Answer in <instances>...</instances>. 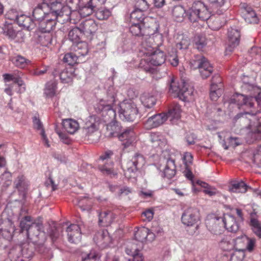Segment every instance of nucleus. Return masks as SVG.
I'll return each mask as SVG.
<instances>
[{"label":"nucleus","mask_w":261,"mask_h":261,"mask_svg":"<svg viewBox=\"0 0 261 261\" xmlns=\"http://www.w3.org/2000/svg\"><path fill=\"white\" fill-rule=\"evenodd\" d=\"M22 74V73L20 72L18 75H16L15 74L14 79L13 80V82L15 84H17L19 87H20V89L19 90V92L22 93L25 90V87L24 85V83L23 81L22 80L20 75Z\"/></svg>","instance_id":"nucleus-60"},{"label":"nucleus","mask_w":261,"mask_h":261,"mask_svg":"<svg viewBox=\"0 0 261 261\" xmlns=\"http://www.w3.org/2000/svg\"><path fill=\"white\" fill-rule=\"evenodd\" d=\"M66 9L59 0H42L33 11L34 20L39 23V29L53 30L58 16L63 15V10Z\"/></svg>","instance_id":"nucleus-1"},{"label":"nucleus","mask_w":261,"mask_h":261,"mask_svg":"<svg viewBox=\"0 0 261 261\" xmlns=\"http://www.w3.org/2000/svg\"><path fill=\"white\" fill-rule=\"evenodd\" d=\"M169 92L174 97H178L182 101L192 100L194 89L185 81L182 80L180 83L177 82L174 77H170L168 82Z\"/></svg>","instance_id":"nucleus-5"},{"label":"nucleus","mask_w":261,"mask_h":261,"mask_svg":"<svg viewBox=\"0 0 261 261\" xmlns=\"http://www.w3.org/2000/svg\"><path fill=\"white\" fill-rule=\"evenodd\" d=\"M154 40L152 41V43H148L147 44L143 42L142 47L140 49V53H142L145 57L141 60L140 67L146 71L149 70L150 64L160 66L166 61V57L163 51L159 49L154 50Z\"/></svg>","instance_id":"nucleus-3"},{"label":"nucleus","mask_w":261,"mask_h":261,"mask_svg":"<svg viewBox=\"0 0 261 261\" xmlns=\"http://www.w3.org/2000/svg\"><path fill=\"white\" fill-rule=\"evenodd\" d=\"M50 30H42L39 29V31L35 35L37 41L42 46H47L50 44L52 40V35Z\"/></svg>","instance_id":"nucleus-25"},{"label":"nucleus","mask_w":261,"mask_h":261,"mask_svg":"<svg viewBox=\"0 0 261 261\" xmlns=\"http://www.w3.org/2000/svg\"><path fill=\"white\" fill-rule=\"evenodd\" d=\"M211 4V9L212 11H211L208 8L207 9L210 12V23L211 21L213 19V17H211V14L213 15L218 14L220 15L223 13L224 9H221V7L224 5L225 0H208ZM206 7H207L206 6Z\"/></svg>","instance_id":"nucleus-29"},{"label":"nucleus","mask_w":261,"mask_h":261,"mask_svg":"<svg viewBox=\"0 0 261 261\" xmlns=\"http://www.w3.org/2000/svg\"><path fill=\"white\" fill-rule=\"evenodd\" d=\"M33 123L34 127L38 130H41L40 135L42 137V140L44 142V145L47 147L50 146L48 142V139L45 135L44 129L43 128L42 124L40 121V119L37 118L36 117L33 118Z\"/></svg>","instance_id":"nucleus-43"},{"label":"nucleus","mask_w":261,"mask_h":261,"mask_svg":"<svg viewBox=\"0 0 261 261\" xmlns=\"http://www.w3.org/2000/svg\"><path fill=\"white\" fill-rule=\"evenodd\" d=\"M116 90L113 86H110L107 90L106 96L99 100L95 107L98 113H102V116H108L111 119L116 118V111L112 108V105L116 101Z\"/></svg>","instance_id":"nucleus-4"},{"label":"nucleus","mask_w":261,"mask_h":261,"mask_svg":"<svg viewBox=\"0 0 261 261\" xmlns=\"http://www.w3.org/2000/svg\"><path fill=\"white\" fill-rule=\"evenodd\" d=\"M67 6H65L63 5L64 7H66V9L63 10V14H64V12L69 8L70 9V11L71 10L74 11L77 10L79 6L81 4L82 0H66Z\"/></svg>","instance_id":"nucleus-56"},{"label":"nucleus","mask_w":261,"mask_h":261,"mask_svg":"<svg viewBox=\"0 0 261 261\" xmlns=\"http://www.w3.org/2000/svg\"><path fill=\"white\" fill-rule=\"evenodd\" d=\"M145 12V11L134 9L130 14V23H145L144 20L146 18Z\"/></svg>","instance_id":"nucleus-36"},{"label":"nucleus","mask_w":261,"mask_h":261,"mask_svg":"<svg viewBox=\"0 0 261 261\" xmlns=\"http://www.w3.org/2000/svg\"><path fill=\"white\" fill-rule=\"evenodd\" d=\"M250 226L253 232L259 238H261V223L255 218H251Z\"/></svg>","instance_id":"nucleus-52"},{"label":"nucleus","mask_w":261,"mask_h":261,"mask_svg":"<svg viewBox=\"0 0 261 261\" xmlns=\"http://www.w3.org/2000/svg\"><path fill=\"white\" fill-rule=\"evenodd\" d=\"M99 6L100 5L94 0H82L77 9L81 16L85 17L92 14Z\"/></svg>","instance_id":"nucleus-17"},{"label":"nucleus","mask_w":261,"mask_h":261,"mask_svg":"<svg viewBox=\"0 0 261 261\" xmlns=\"http://www.w3.org/2000/svg\"><path fill=\"white\" fill-rule=\"evenodd\" d=\"M252 189H253L242 180L234 181L229 187V191L233 193H245L248 190H250L252 192Z\"/></svg>","instance_id":"nucleus-31"},{"label":"nucleus","mask_w":261,"mask_h":261,"mask_svg":"<svg viewBox=\"0 0 261 261\" xmlns=\"http://www.w3.org/2000/svg\"><path fill=\"white\" fill-rule=\"evenodd\" d=\"M68 241L72 243L80 242L82 234L80 226L77 224H71L66 229Z\"/></svg>","instance_id":"nucleus-22"},{"label":"nucleus","mask_w":261,"mask_h":261,"mask_svg":"<svg viewBox=\"0 0 261 261\" xmlns=\"http://www.w3.org/2000/svg\"><path fill=\"white\" fill-rule=\"evenodd\" d=\"M71 49L80 58L87 55L89 51L87 43L84 41H80L77 43H74L71 46Z\"/></svg>","instance_id":"nucleus-32"},{"label":"nucleus","mask_w":261,"mask_h":261,"mask_svg":"<svg viewBox=\"0 0 261 261\" xmlns=\"http://www.w3.org/2000/svg\"><path fill=\"white\" fill-rule=\"evenodd\" d=\"M82 35V33L78 28L75 27L70 30L68 34V39L74 43L79 42L81 36Z\"/></svg>","instance_id":"nucleus-45"},{"label":"nucleus","mask_w":261,"mask_h":261,"mask_svg":"<svg viewBox=\"0 0 261 261\" xmlns=\"http://www.w3.org/2000/svg\"><path fill=\"white\" fill-rule=\"evenodd\" d=\"M19 227L20 231H26L27 235H37L38 231L33 232V229L37 230L42 227V221L39 219L33 220L30 216H26L23 217L20 221Z\"/></svg>","instance_id":"nucleus-10"},{"label":"nucleus","mask_w":261,"mask_h":261,"mask_svg":"<svg viewBox=\"0 0 261 261\" xmlns=\"http://www.w3.org/2000/svg\"><path fill=\"white\" fill-rule=\"evenodd\" d=\"M4 34L11 39H15V42H23V38L21 32H16L12 27H9L4 31Z\"/></svg>","instance_id":"nucleus-41"},{"label":"nucleus","mask_w":261,"mask_h":261,"mask_svg":"<svg viewBox=\"0 0 261 261\" xmlns=\"http://www.w3.org/2000/svg\"><path fill=\"white\" fill-rule=\"evenodd\" d=\"M10 13L8 14L9 19L14 20L19 26L26 28L28 30L33 29L36 25L35 21L30 16L24 14H15L14 17H10Z\"/></svg>","instance_id":"nucleus-19"},{"label":"nucleus","mask_w":261,"mask_h":261,"mask_svg":"<svg viewBox=\"0 0 261 261\" xmlns=\"http://www.w3.org/2000/svg\"><path fill=\"white\" fill-rule=\"evenodd\" d=\"M145 162L143 156L140 153H136L126 164L125 175L128 177H135L137 172L145 164Z\"/></svg>","instance_id":"nucleus-9"},{"label":"nucleus","mask_w":261,"mask_h":261,"mask_svg":"<svg viewBox=\"0 0 261 261\" xmlns=\"http://www.w3.org/2000/svg\"><path fill=\"white\" fill-rule=\"evenodd\" d=\"M57 85L55 82H49L46 84L44 94L47 97H52L55 94Z\"/></svg>","instance_id":"nucleus-51"},{"label":"nucleus","mask_w":261,"mask_h":261,"mask_svg":"<svg viewBox=\"0 0 261 261\" xmlns=\"http://www.w3.org/2000/svg\"><path fill=\"white\" fill-rule=\"evenodd\" d=\"M95 11V17L99 20L107 19L111 15V11L106 8L98 7Z\"/></svg>","instance_id":"nucleus-46"},{"label":"nucleus","mask_w":261,"mask_h":261,"mask_svg":"<svg viewBox=\"0 0 261 261\" xmlns=\"http://www.w3.org/2000/svg\"><path fill=\"white\" fill-rule=\"evenodd\" d=\"M89 123H86V126L83 128L84 133L87 136H90L98 129L97 125L95 123V116L89 117Z\"/></svg>","instance_id":"nucleus-39"},{"label":"nucleus","mask_w":261,"mask_h":261,"mask_svg":"<svg viewBox=\"0 0 261 261\" xmlns=\"http://www.w3.org/2000/svg\"><path fill=\"white\" fill-rule=\"evenodd\" d=\"M194 46L199 50H202L207 44L206 39L204 36L197 35L194 38Z\"/></svg>","instance_id":"nucleus-49"},{"label":"nucleus","mask_w":261,"mask_h":261,"mask_svg":"<svg viewBox=\"0 0 261 261\" xmlns=\"http://www.w3.org/2000/svg\"><path fill=\"white\" fill-rule=\"evenodd\" d=\"M113 166V163L112 162H110V163L108 164V166L106 165L99 166V169L100 171L105 174L110 175L111 176H115L117 173L114 172Z\"/></svg>","instance_id":"nucleus-54"},{"label":"nucleus","mask_w":261,"mask_h":261,"mask_svg":"<svg viewBox=\"0 0 261 261\" xmlns=\"http://www.w3.org/2000/svg\"><path fill=\"white\" fill-rule=\"evenodd\" d=\"M136 136L134 129L127 128L121 132L119 135L118 139L122 142V144L125 148L130 146L136 140Z\"/></svg>","instance_id":"nucleus-21"},{"label":"nucleus","mask_w":261,"mask_h":261,"mask_svg":"<svg viewBox=\"0 0 261 261\" xmlns=\"http://www.w3.org/2000/svg\"><path fill=\"white\" fill-rule=\"evenodd\" d=\"M258 112L259 111H255L253 109L248 111L239 113L235 117L236 119L241 118L243 120L246 118L249 119L250 133L252 137L255 139H258L261 137V117L258 119L256 117Z\"/></svg>","instance_id":"nucleus-7"},{"label":"nucleus","mask_w":261,"mask_h":261,"mask_svg":"<svg viewBox=\"0 0 261 261\" xmlns=\"http://www.w3.org/2000/svg\"><path fill=\"white\" fill-rule=\"evenodd\" d=\"M241 12L242 17L248 23H257L259 19L256 13L253 8L246 3L240 5Z\"/></svg>","instance_id":"nucleus-18"},{"label":"nucleus","mask_w":261,"mask_h":261,"mask_svg":"<svg viewBox=\"0 0 261 261\" xmlns=\"http://www.w3.org/2000/svg\"><path fill=\"white\" fill-rule=\"evenodd\" d=\"M62 125L65 130L70 134L75 133L79 128L78 122L72 119L64 120L62 122Z\"/></svg>","instance_id":"nucleus-35"},{"label":"nucleus","mask_w":261,"mask_h":261,"mask_svg":"<svg viewBox=\"0 0 261 261\" xmlns=\"http://www.w3.org/2000/svg\"><path fill=\"white\" fill-rule=\"evenodd\" d=\"M120 118L126 121H134L139 117V111L136 105L131 101H123L119 105Z\"/></svg>","instance_id":"nucleus-8"},{"label":"nucleus","mask_w":261,"mask_h":261,"mask_svg":"<svg viewBox=\"0 0 261 261\" xmlns=\"http://www.w3.org/2000/svg\"><path fill=\"white\" fill-rule=\"evenodd\" d=\"M79 58L75 52L69 53L64 55L63 61L64 63H66L69 65H73L77 63Z\"/></svg>","instance_id":"nucleus-53"},{"label":"nucleus","mask_w":261,"mask_h":261,"mask_svg":"<svg viewBox=\"0 0 261 261\" xmlns=\"http://www.w3.org/2000/svg\"><path fill=\"white\" fill-rule=\"evenodd\" d=\"M219 246L224 251H229L234 248L233 239L229 237H225L223 238L219 243Z\"/></svg>","instance_id":"nucleus-44"},{"label":"nucleus","mask_w":261,"mask_h":261,"mask_svg":"<svg viewBox=\"0 0 261 261\" xmlns=\"http://www.w3.org/2000/svg\"><path fill=\"white\" fill-rule=\"evenodd\" d=\"M167 120L165 113L154 114L149 116L145 121V125L146 128L149 129L158 127L163 124Z\"/></svg>","instance_id":"nucleus-20"},{"label":"nucleus","mask_w":261,"mask_h":261,"mask_svg":"<svg viewBox=\"0 0 261 261\" xmlns=\"http://www.w3.org/2000/svg\"><path fill=\"white\" fill-rule=\"evenodd\" d=\"M99 225L101 226L110 225L115 218V216L111 211H104L99 214Z\"/></svg>","instance_id":"nucleus-26"},{"label":"nucleus","mask_w":261,"mask_h":261,"mask_svg":"<svg viewBox=\"0 0 261 261\" xmlns=\"http://www.w3.org/2000/svg\"><path fill=\"white\" fill-rule=\"evenodd\" d=\"M244 257V250L242 249L237 250L231 255L230 261H242Z\"/></svg>","instance_id":"nucleus-59"},{"label":"nucleus","mask_w":261,"mask_h":261,"mask_svg":"<svg viewBox=\"0 0 261 261\" xmlns=\"http://www.w3.org/2000/svg\"><path fill=\"white\" fill-rule=\"evenodd\" d=\"M127 254L132 256V258L128 259V261H143L142 254L134 245L132 246H128L125 250Z\"/></svg>","instance_id":"nucleus-38"},{"label":"nucleus","mask_w":261,"mask_h":261,"mask_svg":"<svg viewBox=\"0 0 261 261\" xmlns=\"http://www.w3.org/2000/svg\"><path fill=\"white\" fill-rule=\"evenodd\" d=\"M203 58L204 57H196L195 59H192L190 62L191 67L194 69H199L203 62Z\"/></svg>","instance_id":"nucleus-64"},{"label":"nucleus","mask_w":261,"mask_h":261,"mask_svg":"<svg viewBox=\"0 0 261 261\" xmlns=\"http://www.w3.org/2000/svg\"><path fill=\"white\" fill-rule=\"evenodd\" d=\"M12 223L9 221L3 223L2 225H0V236L6 240H11L14 231Z\"/></svg>","instance_id":"nucleus-30"},{"label":"nucleus","mask_w":261,"mask_h":261,"mask_svg":"<svg viewBox=\"0 0 261 261\" xmlns=\"http://www.w3.org/2000/svg\"><path fill=\"white\" fill-rule=\"evenodd\" d=\"M142 103L146 108H151L156 103L155 97L149 93H144L140 97Z\"/></svg>","instance_id":"nucleus-40"},{"label":"nucleus","mask_w":261,"mask_h":261,"mask_svg":"<svg viewBox=\"0 0 261 261\" xmlns=\"http://www.w3.org/2000/svg\"><path fill=\"white\" fill-rule=\"evenodd\" d=\"M210 12L202 2L195 1L187 10L181 5H176L172 8V15L177 22H181L187 19L192 23L208 20Z\"/></svg>","instance_id":"nucleus-2"},{"label":"nucleus","mask_w":261,"mask_h":261,"mask_svg":"<svg viewBox=\"0 0 261 261\" xmlns=\"http://www.w3.org/2000/svg\"><path fill=\"white\" fill-rule=\"evenodd\" d=\"M150 141L153 147L162 148L166 143V140L158 133H154L150 134Z\"/></svg>","instance_id":"nucleus-42"},{"label":"nucleus","mask_w":261,"mask_h":261,"mask_svg":"<svg viewBox=\"0 0 261 261\" xmlns=\"http://www.w3.org/2000/svg\"><path fill=\"white\" fill-rule=\"evenodd\" d=\"M181 109L179 105L176 104L170 108L168 112L165 113L167 119H169L172 123L180 118Z\"/></svg>","instance_id":"nucleus-33"},{"label":"nucleus","mask_w":261,"mask_h":261,"mask_svg":"<svg viewBox=\"0 0 261 261\" xmlns=\"http://www.w3.org/2000/svg\"><path fill=\"white\" fill-rule=\"evenodd\" d=\"M158 169L161 172V175L168 179L172 178L176 174L174 160L171 158H161Z\"/></svg>","instance_id":"nucleus-12"},{"label":"nucleus","mask_w":261,"mask_h":261,"mask_svg":"<svg viewBox=\"0 0 261 261\" xmlns=\"http://www.w3.org/2000/svg\"><path fill=\"white\" fill-rule=\"evenodd\" d=\"M217 221H221V224L224 225L226 229L229 232L235 233L239 229V225L238 222L236 221L235 217L231 215H224L222 218L212 220V222Z\"/></svg>","instance_id":"nucleus-15"},{"label":"nucleus","mask_w":261,"mask_h":261,"mask_svg":"<svg viewBox=\"0 0 261 261\" xmlns=\"http://www.w3.org/2000/svg\"><path fill=\"white\" fill-rule=\"evenodd\" d=\"M105 121H111L107 125V130L109 132V136L113 137H117L118 138L119 135L121 134L122 127L120 123L115 121L114 119H111L108 116L105 117Z\"/></svg>","instance_id":"nucleus-24"},{"label":"nucleus","mask_w":261,"mask_h":261,"mask_svg":"<svg viewBox=\"0 0 261 261\" xmlns=\"http://www.w3.org/2000/svg\"><path fill=\"white\" fill-rule=\"evenodd\" d=\"M199 72L203 79H206L211 75L213 71V67L209 62L205 58H203V62L199 69Z\"/></svg>","instance_id":"nucleus-37"},{"label":"nucleus","mask_w":261,"mask_h":261,"mask_svg":"<svg viewBox=\"0 0 261 261\" xmlns=\"http://www.w3.org/2000/svg\"><path fill=\"white\" fill-rule=\"evenodd\" d=\"M0 180L4 184L9 185L12 180V174L11 173L5 170L3 174L0 176Z\"/></svg>","instance_id":"nucleus-62"},{"label":"nucleus","mask_w":261,"mask_h":261,"mask_svg":"<svg viewBox=\"0 0 261 261\" xmlns=\"http://www.w3.org/2000/svg\"><path fill=\"white\" fill-rule=\"evenodd\" d=\"M157 28L155 32L154 30H151L149 27H146L145 23H131L129 27V31L133 35L142 37L141 48L143 42L147 44L148 43H152V41L155 39H161L162 35L157 32Z\"/></svg>","instance_id":"nucleus-6"},{"label":"nucleus","mask_w":261,"mask_h":261,"mask_svg":"<svg viewBox=\"0 0 261 261\" xmlns=\"http://www.w3.org/2000/svg\"><path fill=\"white\" fill-rule=\"evenodd\" d=\"M200 220V216L199 210L194 207H189L186 208L181 215V221L182 223L187 226L192 227L197 225Z\"/></svg>","instance_id":"nucleus-11"},{"label":"nucleus","mask_w":261,"mask_h":261,"mask_svg":"<svg viewBox=\"0 0 261 261\" xmlns=\"http://www.w3.org/2000/svg\"><path fill=\"white\" fill-rule=\"evenodd\" d=\"M149 232V229L142 227L138 229L135 233V238L136 240L140 242L146 241Z\"/></svg>","instance_id":"nucleus-47"},{"label":"nucleus","mask_w":261,"mask_h":261,"mask_svg":"<svg viewBox=\"0 0 261 261\" xmlns=\"http://www.w3.org/2000/svg\"><path fill=\"white\" fill-rule=\"evenodd\" d=\"M79 207L83 211H89L92 206V202L88 197L81 198L78 203Z\"/></svg>","instance_id":"nucleus-50"},{"label":"nucleus","mask_w":261,"mask_h":261,"mask_svg":"<svg viewBox=\"0 0 261 261\" xmlns=\"http://www.w3.org/2000/svg\"><path fill=\"white\" fill-rule=\"evenodd\" d=\"M82 261H101L100 256L94 250L82 254Z\"/></svg>","instance_id":"nucleus-48"},{"label":"nucleus","mask_w":261,"mask_h":261,"mask_svg":"<svg viewBox=\"0 0 261 261\" xmlns=\"http://www.w3.org/2000/svg\"><path fill=\"white\" fill-rule=\"evenodd\" d=\"M73 76L72 72H69L67 70H63L60 74V80L63 83H68L71 82Z\"/></svg>","instance_id":"nucleus-57"},{"label":"nucleus","mask_w":261,"mask_h":261,"mask_svg":"<svg viewBox=\"0 0 261 261\" xmlns=\"http://www.w3.org/2000/svg\"><path fill=\"white\" fill-rule=\"evenodd\" d=\"M248 240V237L244 234H241L235 239H233L234 247H243L246 244V241Z\"/></svg>","instance_id":"nucleus-61"},{"label":"nucleus","mask_w":261,"mask_h":261,"mask_svg":"<svg viewBox=\"0 0 261 261\" xmlns=\"http://www.w3.org/2000/svg\"><path fill=\"white\" fill-rule=\"evenodd\" d=\"M218 218H222V217L214 216L208 220L206 222V226L209 230L212 233L216 235L221 234L222 232L223 227H224V225L221 224V221L212 222V220Z\"/></svg>","instance_id":"nucleus-27"},{"label":"nucleus","mask_w":261,"mask_h":261,"mask_svg":"<svg viewBox=\"0 0 261 261\" xmlns=\"http://www.w3.org/2000/svg\"><path fill=\"white\" fill-rule=\"evenodd\" d=\"M81 33L88 39L91 40L97 30V25L92 19H86L81 22L77 26Z\"/></svg>","instance_id":"nucleus-14"},{"label":"nucleus","mask_w":261,"mask_h":261,"mask_svg":"<svg viewBox=\"0 0 261 261\" xmlns=\"http://www.w3.org/2000/svg\"><path fill=\"white\" fill-rule=\"evenodd\" d=\"M9 60L13 65L20 68L26 67L31 63V61L20 55H16L10 57Z\"/></svg>","instance_id":"nucleus-34"},{"label":"nucleus","mask_w":261,"mask_h":261,"mask_svg":"<svg viewBox=\"0 0 261 261\" xmlns=\"http://www.w3.org/2000/svg\"><path fill=\"white\" fill-rule=\"evenodd\" d=\"M135 9L145 11L149 9V4L146 0H135Z\"/></svg>","instance_id":"nucleus-58"},{"label":"nucleus","mask_w":261,"mask_h":261,"mask_svg":"<svg viewBox=\"0 0 261 261\" xmlns=\"http://www.w3.org/2000/svg\"><path fill=\"white\" fill-rule=\"evenodd\" d=\"M227 37V46L226 48V54L231 53L234 48L239 45L240 32L238 29L230 28L228 30Z\"/></svg>","instance_id":"nucleus-16"},{"label":"nucleus","mask_w":261,"mask_h":261,"mask_svg":"<svg viewBox=\"0 0 261 261\" xmlns=\"http://www.w3.org/2000/svg\"><path fill=\"white\" fill-rule=\"evenodd\" d=\"M112 238L107 230L97 233L94 238L96 244L102 248L108 246L112 243Z\"/></svg>","instance_id":"nucleus-23"},{"label":"nucleus","mask_w":261,"mask_h":261,"mask_svg":"<svg viewBox=\"0 0 261 261\" xmlns=\"http://www.w3.org/2000/svg\"><path fill=\"white\" fill-rule=\"evenodd\" d=\"M253 162L259 165L261 163V145L255 150L253 155Z\"/></svg>","instance_id":"nucleus-63"},{"label":"nucleus","mask_w":261,"mask_h":261,"mask_svg":"<svg viewBox=\"0 0 261 261\" xmlns=\"http://www.w3.org/2000/svg\"><path fill=\"white\" fill-rule=\"evenodd\" d=\"M15 187L24 196L29 185V181L23 175H19L14 182Z\"/></svg>","instance_id":"nucleus-28"},{"label":"nucleus","mask_w":261,"mask_h":261,"mask_svg":"<svg viewBox=\"0 0 261 261\" xmlns=\"http://www.w3.org/2000/svg\"><path fill=\"white\" fill-rule=\"evenodd\" d=\"M254 102H255V96L247 97L243 94L236 93L228 100L229 104H237L238 106H243L245 109L253 108Z\"/></svg>","instance_id":"nucleus-13"},{"label":"nucleus","mask_w":261,"mask_h":261,"mask_svg":"<svg viewBox=\"0 0 261 261\" xmlns=\"http://www.w3.org/2000/svg\"><path fill=\"white\" fill-rule=\"evenodd\" d=\"M218 87L217 84L212 82L211 86L210 97L213 101H216L221 93V90L220 88H217Z\"/></svg>","instance_id":"nucleus-55"}]
</instances>
